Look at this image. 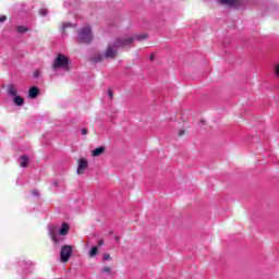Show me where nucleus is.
Masks as SVG:
<instances>
[{
  "label": "nucleus",
  "mask_w": 279,
  "mask_h": 279,
  "mask_svg": "<svg viewBox=\"0 0 279 279\" xmlns=\"http://www.w3.org/2000/svg\"><path fill=\"white\" fill-rule=\"evenodd\" d=\"M34 77H40V72H39V70H36V71L34 72Z\"/></svg>",
  "instance_id": "412c9836"
},
{
  "label": "nucleus",
  "mask_w": 279,
  "mask_h": 279,
  "mask_svg": "<svg viewBox=\"0 0 279 279\" xmlns=\"http://www.w3.org/2000/svg\"><path fill=\"white\" fill-rule=\"evenodd\" d=\"M8 93L11 97H16V88H14V86H10Z\"/></svg>",
  "instance_id": "ddd939ff"
},
{
  "label": "nucleus",
  "mask_w": 279,
  "mask_h": 279,
  "mask_svg": "<svg viewBox=\"0 0 279 279\" xmlns=\"http://www.w3.org/2000/svg\"><path fill=\"white\" fill-rule=\"evenodd\" d=\"M100 60H102V57H99L97 59H94L95 62H100Z\"/></svg>",
  "instance_id": "a878e982"
},
{
  "label": "nucleus",
  "mask_w": 279,
  "mask_h": 279,
  "mask_svg": "<svg viewBox=\"0 0 279 279\" xmlns=\"http://www.w3.org/2000/svg\"><path fill=\"white\" fill-rule=\"evenodd\" d=\"M102 271H104V274H110V271H112V268L105 267V268H102Z\"/></svg>",
  "instance_id": "a211bd4d"
},
{
  "label": "nucleus",
  "mask_w": 279,
  "mask_h": 279,
  "mask_svg": "<svg viewBox=\"0 0 279 279\" xmlns=\"http://www.w3.org/2000/svg\"><path fill=\"white\" fill-rule=\"evenodd\" d=\"M222 5H229V8H239L241 0H218Z\"/></svg>",
  "instance_id": "423d86ee"
},
{
  "label": "nucleus",
  "mask_w": 279,
  "mask_h": 279,
  "mask_svg": "<svg viewBox=\"0 0 279 279\" xmlns=\"http://www.w3.org/2000/svg\"><path fill=\"white\" fill-rule=\"evenodd\" d=\"M68 26H69V24L63 25V29H66Z\"/></svg>",
  "instance_id": "bb28decb"
},
{
  "label": "nucleus",
  "mask_w": 279,
  "mask_h": 279,
  "mask_svg": "<svg viewBox=\"0 0 279 279\" xmlns=\"http://www.w3.org/2000/svg\"><path fill=\"white\" fill-rule=\"evenodd\" d=\"M14 104H15V106H23V104H25V99H23V97H21V96H16L14 98Z\"/></svg>",
  "instance_id": "f8f14e48"
},
{
  "label": "nucleus",
  "mask_w": 279,
  "mask_h": 279,
  "mask_svg": "<svg viewBox=\"0 0 279 279\" xmlns=\"http://www.w3.org/2000/svg\"><path fill=\"white\" fill-rule=\"evenodd\" d=\"M73 256V246L72 245H63L61 247L60 260L61 263H69V258Z\"/></svg>",
  "instance_id": "20e7f679"
},
{
  "label": "nucleus",
  "mask_w": 279,
  "mask_h": 279,
  "mask_svg": "<svg viewBox=\"0 0 279 279\" xmlns=\"http://www.w3.org/2000/svg\"><path fill=\"white\" fill-rule=\"evenodd\" d=\"M145 38H147V35H146V34H142V35L135 36V39H136V40H145Z\"/></svg>",
  "instance_id": "dca6fc26"
},
{
  "label": "nucleus",
  "mask_w": 279,
  "mask_h": 279,
  "mask_svg": "<svg viewBox=\"0 0 279 279\" xmlns=\"http://www.w3.org/2000/svg\"><path fill=\"white\" fill-rule=\"evenodd\" d=\"M98 252H99V247L93 246L88 253L89 258H95Z\"/></svg>",
  "instance_id": "9b49d317"
},
{
  "label": "nucleus",
  "mask_w": 279,
  "mask_h": 279,
  "mask_svg": "<svg viewBox=\"0 0 279 279\" xmlns=\"http://www.w3.org/2000/svg\"><path fill=\"white\" fill-rule=\"evenodd\" d=\"M17 32H20V33L27 32V27H25V26H19V27H17Z\"/></svg>",
  "instance_id": "f3484780"
},
{
  "label": "nucleus",
  "mask_w": 279,
  "mask_h": 279,
  "mask_svg": "<svg viewBox=\"0 0 279 279\" xmlns=\"http://www.w3.org/2000/svg\"><path fill=\"white\" fill-rule=\"evenodd\" d=\"M93 40V33L90 32V27H85L80 31L77 41L78 43H90Z\"/></svg>",
  "instance_id": "f03ea898"
},
{
  "label": "nucleus",
  "mask_w": 279,
  "mask_h": 279,
  "mask_svg": "<svg viewBox=\"0 0 279 279\" xmlns=\"http://www.w3.org/2000/svg\"><path fill=\"white\" fill-rule=\"evenodd\" d=\"M81 133H82L83 136H86V134H88V130L82 129Z\"/></svg>",
  "instance_id": "4be33fe9"
},
{
  "label": "nucleus",
  "mask_w": 279,
  "mask_h": 279,
  "mask_svg": "<svg viewBox=\"0 0 279 279\" xmlns=\"http://www.w3.org/2000/svg\"><path fill=\"white\" fill-rule=\"evenodd\" d=\"M135 38H128V39H117L113 44L109 45L105 52V58H110L114 60L117 58V49L121 47H128L131 43H134Z\"/></svg>",
  "instance_id": "f257e3e1"
},
{
  "label": "nucleus",
  "mask_w": 279,
  "mask_h": 279,
  "mask_svg": "<svg viewBox=\"0 0 279 279\" xmlns=\"http://www.w3.org/2000/svg\"><path fill=\"white\" fill-rule=\"evenodd\" d=\"M39 14H41V16H46L47 15V10L46 9H41L39 11Z\"/></svg>",
  "instance_id": "6ab92c4d"
},
{
  "label": "nucleus",
  "mask_w": 279,
  "mask_h": 279,
  "mask_svg": "<svg viewBox=\"0 0 279 279\" xmlns=\"http://www.w3.org/2000/svg\"><path fill=\"white\" fill-rule=\"evenodd\" d=\"M28 97H31V99H36V97H38V87H32L28 90Z\"/></svg>",
  "instance_id": "1a4fd4ad"
},
{
  "label": "nucleus",
  "mask_w": 279,
  "mask_h": 279,
  "mask_svg": "<svg viewBox=\"0 0 279 279\" xmlns=\"http://www.w3.org/2000/svg\"><path fill=\"white\" fill-rule=\"evenodd\" d=\"M98 245H99V247H101V245H104V240H99Z\"/></svg>",
  "instance_id": "393cba45"
},
{
  "label": "nucleus",
  "mask_w": 279,
  "mask_h": 279,
  "mask_svg": "<svg viewBox=\"0 0 279 279\" xmlns=\"http://www.w3.org/2000/svg\"><path fill=\"white\" fill-rule=\"evenodd\" d=\"M182 134H184V131H181V132L179 133V136H182Z\"/></svg>",
  "instance_id": "cd10ccee"
},
{
  "label": "nucleus",
  "mask_w": 279,
  "mask_h": 279,
  "mask_svg": "<svg viewBox=\"0 0 279 279\" xmlns=\"http://www.w3.org/2000/svg\"><path fill=\"white\" fill-rule=\"evenodd\" d=\"M274 71H275V75H276L277 77H279V63H276V64L274 65Z\"/></svg>",
  "instance_id": "2eb2a0df"
},
{
  "label": "nucleus",
  "mask_w": 279,
  "mask_h": 279,
  "mask_svg": "<svg viewBox=\"0 0 279 279\" xmlns=\"http://www.w3.org/2000/svg\"><path fill=\"white\" fill-rule=\"evenodd\" d=\"M59 234H61V236H66V234H69V225L66 222L61 225Z\"/></svg>",
  "instance_id": "6e6552de"
},
{
  "label": "nucleus",
  "mask_w": 279,
  "mask_h": 279,
  "mask_svg": "<svg viewBox=\"0 0 279 279\" xmlns=\"http://www.w3.org/2000/svg\"><path fill=\"white\" fill-rule=\"evenodd\" d=\"M105 151H106V147L100 146V147L95 148V149L93 150L92 156H93L94 158H97V157L104 155Z\"/></svg>",
  "instance_id": "0eeeda50"
},
{
  "label": "nucleus",
  "mask_w": 279,
  "mask_h": 279,
  "mask_svg": "<svg viewBox=\"0 0 279 279\" xmlns=\"http://www.w3.org/2000/svg\"><path fill=\"white\" fill-rule=\"evenodd\" d=\"M27 165H29V157L23 155L20 159V167H27Z\"/></svg>",
  "instance_id": "9d476101"
},
{
  "label": "nucleus",
  "mask_w": 279,
  "mask_h": 279,
  "mask_svg": "<svg viewBox=\"0 0 279 279\" xmlns=\"http://www.w3.org/2000/svg\"><path fill=\"white\" fill-rule=\"evenodd\" d=\"M7 20L5 15L0 16V23H3Z\"/></svg>",
  "instance_id": "5701e85b"
},
{
  "label": "nucleus",
  "mask_w": 279,
  "mask_h": 279,
  "mask_svg": "<svg viewBox=\"0 0 279 279\" xmlns=\"http://www.w3.org/2000/svg\"><path fill=\"white\" fill-rule=\"evenodd\" d=\"M50 236L54 243H59L60 240H58V235L56 234V231L50 230Z\"/></svg>",
  "instance_id": "4468645a"
},
{
  "label": "nucleus",
  "mask_w": 279,
  "mask_h": 279,
  "mask_svg": "<svg viewBox=\"0 0 279 279\" xmlns=\"http://www.w3.org/2000/svg\"><path fill=\"white\" fill-rule=\"evenodd\" d=\"M53 69H64L65 71H69V58L63 54H58L53 63Z\"/></svg>",
  "instance_id": "7ed1b4c3"
},
{
  "label": "nucleus",
  "mask_w": 279,
  "mask_h": 279,
  "mask_svg": "<svg viewBox=\"0 0 279 279\" xmlns=\"http://www.w3.org/2000/svg\"><path fill=\"white\" fill-rule=\"evenodd\" d=\"M108 96H109L110 99H112V89L108 90Z\"/></svg>",
  "instance_id": "b1692460"
},
{
  "label": "nucleus",
  "mask_w": 279,
  "mask_h": 279,
  "mask_svg": "<svg viewBox=\"0 0 279 279\" xmlns=\"http://www.w3.org/2000/svg\"><path fill=\"white\" fill-rule=\"evenodd\" d=\"M104 260H110V254L106 253L104 256H102Z\"/></svg>",
  "instance_id": "aec40b11"
},
{
  "label": "nucleus",
  "mask_w": 279,
  "mask_h": 279,
  "mask_svg": "<svg viewBox=\"0 0 279 279\" xmlns=\"http://www.w3.org/2000/svg\"><path fill=\"white\" fill-rule=\"evenodd\" d=\"M86 169H88V160H86V158H81L76 170L77 175H84Z\"/></svg>",
  "instance_id": "39448f33"
}]
</instances>
